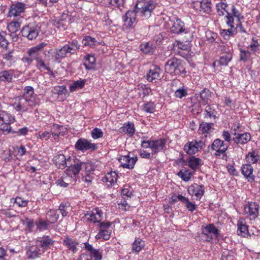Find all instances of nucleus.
Segmentation results:
<instances>
[{
    "label": "nucleus",
    "instance_id": "f257e3e1",
    "mask_svg": "<svg viewBox=\"0 0 260 260\" xmlns=\"http://www.w3.org/2000/svg\"><path fill=\"white\" fill-rule=\"evenodd\" d=\"M156 7L152 0H141L136 4L133 10L128 11L123 17L124 25L126 28L131 27L136 21L137 16H140L147 19L151 16Z\"/></svg>",
    "mask_w": 260,
    "mask_h": 260
},
{
    "label": "nucleus",
    "instance_id": "f03ea898",
    "mask_svg": "<svg viewBox=\"0 0 260 260\" xmlns=\"http://www.w3.org/2000/svg\"><path fill=\"white\" fill-rule=\"evenodd\" d=\"M184 64V61L181 59L176 57L171 58L165 64V72L174 75H184L186 72Z\"/></svg>",
    "mask_w": 260,
    "mask_h": 260
},
{
    "label": "nucleus",
    "instance_id": "7ed1b4c3",
    "mask_svg": "<svg viewBox=\"0 0 260 260\" xmlns=\"http://www.w3.org/2000/svg\"><path fill=\"white\" fill-rule=\"evenodd\" d=\"M37 104L35 98L24 99L17 97L13 107L17 111L25 112L32 109Z\"/></svg>",
    "mask_w": 260,
    "mask_h": 260
},
{
    "label": "nucleus",
    "instance_id": "20e7f679",
    "mask_svg": "<svg viewBox=\"0 0 260 260\" xmlns=\"http://www.w3.org/2000/svg\"><path fill=\"white\" fill-rule=\"evenodd\" d=\"M46 45L44 42L36 45V46L29 49V53L30 55L34 57V59L37 62V67L38 69H44L46 70L49 71L50 68L46 66L44 60L40 57L39 52L41 51L44 47Z\"/></svg>",
    "mask_w": 260,
    "mask_h": 260
},
{
    "label": "nucleus",
    "instance_id": "39448f33",
    "mask_svg": "<svg viewBox=\"0 0 260 260\" xmlns=\"http://www.w3.org/2000/svg\"><path fill=\"white\" fill-rule=\"evenodd\" d=\"M75 148L80 151L91 150L94 151L98 149V146L92 143L90 141L81 138L79 139L75 144Z\"/></svg>",
    "mask_w": 260,
    "mask_h": 260
},
{
    "label": "nucleus",
    "instance_id": "423d86ee",
    "mask_svg": "<svg viewBox=\"0 0 260 260\" xmlns=\"http://www.w3.org/2000/svg\"><path fill=\"white\" fill-rule=\"evenodd\" d=\"M229 146L225 144L223 141L217 139L212 143L211 148L213 150H216L215 156H219L221 154L225 155V153L228 150Z\"/></svg>",
    "mask_w": 260,
    "mask_h": 260
},
{
    "label": "nucleus",
    "instance_id": "0eeeda50",
    "mask_svg": "<svg viewBox=\"0 0 260 260\" xmlns=\"http://www.w3.org/2000/svg\"><path fill=\"white\" fill-rule=\"evenodd\" d=\"M102 215L103 212L99 208H95L92 211H87L85 217L88 221L96 223L101 221Z\"/></svg>",
    "mask_w": 260,
    "mask_h": 260
},
{
    "label": "nucleus",
    "instance_id": "6e6552de",
    "mask_svg": "<svg viewBox=\"0 0 260 260\" xmlns=\"http://www.w3.org/2000/svg\"><path fill=\"white\" fill-rule=\"evenodd\" d=\"M244 212L254 219L258 215L259 206L254 202L248 203L245 205Z\"/></svg>",
    "mask_w": 260,
    "mask_h": 260
},
{
    "label": "nucleus",
    "instance_id": "1a4fd4ad",
    "mask_svg": "<svg viewBox=\"0 0 260 260\" xmlns=\"http://www.w3.org/2000/svg\"><path fill=\"white\" fill-rule=\"evenodd\" d=\"M71 159V157L66 158L63 154H60L55 156L53 160L55 166L58 169H63L66 167H68V165H70Z\"/></svg>",
    "mask_w": 260,
    "mask_h": 260
},
{
    "label": "nucleus",
    "instance_id": "9d476101",
    "mask_svg": "<svg viewBox=\"0 0 260 260\" xmlns=\"http://www.w3.org/2000/svg\"><path fill=\"white\" fill-rule=\"evenodd\" d=\"M161 70L157 66H153L147 73V80L149 82H153L160 79Z\"/></svg>",
    "mask_w": 260,
    "mask_h": 260
},
{
    "label": "nucleus",
    "instance_id": "9b49d317",
    "mask_svg": "<svg viewBox=\"0 0 260 260\" xmlns=\"http://www.w3.org/2000/svg\"><path fill=\"white\" fill-rule=\"evenodd\" d=\"M137 160V157H130L128 155L121 156L119 158L121 166L129 169H133Z\"/></svg>",
    "mask_w": 260,
    "mask_h": 260
},
{
    "label": "nucleus",
    "instance_id": "f8f14e48",
    "mask_svg": "<svg viewBox=\"0 0 260 260\" xmlns=\"http://www.w3.org/2000/svg\"><path fill=\"white\" fill-rule=\"evenodd\" d=\"M251 139V135L248 133L243 134H239L235 132L233 141L236 144H245L249 142Z\"/></svg>",
    "mask_w": 260,
    "mask_h": 260
},
{
    "label": "nucleus",
    "instance_id": "ddd939ff",
    "mask_svg": "<svg viewBox=\"0 0 260 260\" xmlns=\"http://www.w3.org/2000/svg\"><path fill=\"white\" fill-rule=\"evenodd\" d=\"M23 36H26L29 40L35 39L39 34V28L37 26H31L28 25L22 29Z\"/></svg>",
    "mask_w": 260,
    "mask_h": 260
},
{
    "label": "nucleus",
    "instance_id": "4468645a",
    "mask_svg": "<svg viewBox=\"0 0 260 260\" xmlns=\"http://www.w3.org/2000/svg\"><path fill=\"white\" fill-rule=\"evenodd\" d=\"M25 5L22 3H17L12 5L8 13L9 17L17 16L24 11Z\"/></svg>",
    "mask_w": 260,
    "mask_h": 260
},
{
    "label": "nucleus",
    "instance_id": "2eb2a0df",
    "mask_svg": "<svg viewBox=\"0 0 260 260\" xmlns=\"http://www.w3.org/2000/svg\"><path fill=\"white\" fill-rule=\"evenodd\" d=\"M166 140L165 139H160L156 140L151 141V149L152 153L156 154L161 151L166 143Z\"/></svg>",
    "mask_w": 260,
    "mask_h": 260
},
{
    "label": "nucleus",
    "instance_id": "dca6fc26",
    "mask_svg": "<svg viewBox=\"0 0 260 260\" xmlns=\"http://www.w3.org/2000/svg\"><path fill=\"white\" fill-rule=\"evenodd\" d=\"M202 233L206 235L209 239L208 240H210L212 239V236L210 235L213 234L217 237L219 235V231L213 224H209L202 229Z\"/></svg>",
    "mask_w": 260,
    "mask_h": 260
},
{
    "label": "nucleus",
    "instance_id": "f3484780",
    "mask_svg": "<svg viewBox=\"0 0 260 260\" xmlns=\"http://www.w3.org/2000/svg\"><path fill=\"white\" fill-rule=\"evenodd\" d=\"M188 191L190 194H194L197 197L201 198L204 193V186L195 184L190 186Z\"/></svg>",
    "mask_w": 260,
    "mask_h": 260
},
{
    "label": "nucleus",
    "instance_id": "a211bd4d",
    "mask_svg": "<svg viewBox=\"0 0 260 260\" xmlns=\"http://www.w3.org/2000/svg\"><path fill=\"white\" fill-rule=\"evenodd\" d=\"M41 254V250L38 245L27 247L26 255L29 258L33 259L38 257Z\"/></svg>",
    "mask_w": 260,
    "mask_h": 260
},
{
    "label": "nucleus",
    "instance_id": "6ab92c4d",
    "mask_svg": "<svg viewBox=\"0 0 260 260\" xmlns=\"http://www.w3.org/2000/svg\"><path fill=\"white\" fill-rule=\"evenodd\" d=\"M135 132L134 124L132 122H128L124 123L123 126L120 127L119 132L121 134H127L129 137L132 136Z\"/></svg>",
    "mask_w": 260,
    "mask_h": 260
},
{
    "label": "nucleus",
    "instance_id": "aec40b11",
    "mask_svg": "<svg viewBox=\"0 0 260 260\" xmlns=\"http://www.w3.org/2000/svg\"><path fill=\"white\" fill-rule=\"evenodd\" d=\"M69 168L67 169L68 173L69 174H73L74 175L78 174L80 170L82 168V162L78 161L77 162L74 164L71 163L70 161V165H68Z\"/></svg>",
    "mask_w": 260,
    "mask_h": 260
},
{
    "label": "nucleus",
    "instance_id": "412c9836",
    "mask_svg": "<svg viewBox=\"0 0 260 260\" xmlns=\"http://www.w3.org/2000/svg\"><path fill=\"white\" fill-rule=\"evenodd\" d=\"M184 26V23L180 19L177 18L171 27V31L175 34H180L185 31Z\"/></svg>",
    "mask_w": 260,
    "mask_h": 260
},
{
    "label": "nucleus",
    "instance_id": "4be33fe9",
    "mask_svg": "<svg viewBox=\"0 0 260 260\" xmlns=\"http://www.w3.org/2000/svg\"><path fill=\"white\" fill-rule=\"evenodd\" d=\"M71 21V16L67 14L63 13L60 19L55 24L57 28L62 27L65 28L70 23Z\"/></svg>",
    "mask_w": 260,
    "mask_h": 260
},
{
    "label": "nucleus",
    "instance_id": "5701e85b",
    "mask_svg": "<svg viewBox=\"0 0 260 260\" xmlns=\"http://www.w3.org/2000/svg\"><path fill=\"white\" fill-rule=\"evenodd\" d=\"M196 145V141L188 142L185 145L184 150L189 155L194 154L199 151Z\"/></svg>",
    "mask_w": 260,
    "mask_h": 260
},
{
    "label": "nucleus",
    "instance_id": "b1692460",
    "mask_svg": "<svg viewBox=\"0 0 260 260\" xmlns=\"http://www.w3.org/2000/svg\"><path fill=\"white\" fill-rule=\"evenodd\" d=\"M242 173L243 175L247 178L250 180H254V178L252 176V173L253 171V167L250 164L243 165L241 168Z\"/></svg>",
    "mask_w": 260,
    "mask_h": 260
},
{
    "label": "nucleus",
    "instance_id": "393cba45",
    "mask_svg": "<svg viewBox=\"0 0 260 260\" xmlns=\"http://www.w3.org/2000/svg\"><path fill=\"white\" fill-rule=\"evenodd\" d=\"M53 244V241L49 237H43L40 241H38L37 245L41 246L43 250L49 248Z\"/></svg>",
    "mask_w": 260,
    "mask_h": 260
},
{
    "label": "nucleus",
    "instance_id": "a878e982",
    "mask_svg": "<svg viewBox=\"0 0 260 260\" xmlns=\"http://www.w3.org/2000/svg\"><path fill=\"white\" fill-rule=\"evenodd\" d=\"M12 70H5L0 72V80L3 82H11L13 76Z\"/></svg>",
    "mask_w": 260,
    "mask_h": 260
},
{
    "label": "nucleus",
    "instance_id": "bb28decb",
    "mask_svg": "<svg viewBox=\"0 0 260 260\" xmlns=\"http://www.w3.org/2000/svg\"><path fill=\"white\" fill-rule=\"evenodd\" d=\"M177 198L179 201L185 204L186 207L189 211L192 212L196 210V205L193 203L189 202L188 198L181 194H178Z\"/></svg>",
    "mask_w": 260,
    "mask_h": 260
},
{
    "label": "nucleus",
    "instance_id": "cd10ccee",
    "mask_svg": "<svg viewBox=\"0 0 260 260\" xmlns=\"http://www.w3.org/2000/svg\"><path fill=\"white\" fill-rule=\"evenodd\" d=\"M232 58V54L231 52H229L221 56L218 61H214L213 62V66H215L217 63L222 66H226L228 64L229 62L231 61Z\"/></svg>",
    "mask_w": 260,
    "mask_h": 260
},
{
    "label": "nucleus",
    "instance_id": "c85d7f7f",
    "mask_svg": "<svg viewBox=\"0 0 260 260\" xmlns=\"http://www.w3.org/2000/svg\"><path fill=\"white\" fill-rule=\"evenodd\" d=\"M20 24L18 22H12L7 26V28L9 32H11L12 34L15 35V37H13L14 41H16L18 39L17 35L15 33L20 28Z\"/></svg>",
    "mask_w": 260,
    "mask_h": 260
},
{
    "label": "nucleus",
    "instance_id": "c756f323",
    "mask_svg": "<svg viewBox=\"0 0 260 260\" xmlns=\"http://www.w3.org/2000/svg\"><path fill=\"white\" fill-rule=\"evenodd\" d=\"M225 2V0H221L220 3L216 5L217 13L219 16H223L225 13H226V14H228V13H229L226 9L228 5Z\"/></svg>",
    "mask_w": 260,
    "mask_h": 260
},
{
    "label": "nucleus",
    "instance_id": "7c9ffc66",
    "mask_svg": "<svg viewBox=\"0 0 260 260\" xmlns=\"http://www.w3.org/2000/svg\"><path fill=\"white\" fill-rule=\"evenodd\" d=\"M67 49L68 50L69 53L74 54L77 50H78L80 48V45L78 43V42L74 40L72 42L69 43L68 44L65 45Z\"/></svg>",
    "mask_w": 260,
    "mask_h": 260
},
{
    "label": "nucleus",
    "instance_id": "2f4dec72",
    "mask_svg": "<svg viewBox=\"0 0 260 260\" xmlns=\"http://www.w3.org/2000/svg\"><path fill=\"white\" fill-rule=\"evenodd\" d=\"M63 244L66 245L69 250L72 251L73 253H75L77 251V245L78 243L75 241L67 238L63 240Z\"/></svg>",
    "mask_w": 260,
    "mask_h": 260
},
{
    "label": "nucleus",
    "instance_id": "473e14b6",
    "mask_svg": "<svg viewBox=\"0 0 260 260\" xmlns=\"http://www.w3.org/2000/svg\"><path fill=\"white\" fill-rule=\"evenodd\" d=\"M57 211L54 209H50L47 213V218L48 221L51 223H55L58 219L59 215Z\"/></svg>",
    "mask_w": 260,
    "mask_h": 260
},
{
    "label": "nucleus",
    "instance_id": "72a5a7b5",
    "mask_svg": "<svg viewBox=\"0 0 260 260\" xmlns=\"http://www.w3.org/2000/svg\"><path fill=\"white\" fill-rule=\"evenodd\" d=\"M145 242L141 239H137L132 244V251L136 252H140L144 247Z\"/></svg>",
    "mask_w": 260,
    "mask_h": 260
},
{
    "label": "nucleus",
    "instance_id": "f704fd0d",
    "mask_svg": "<svg viewBox=\"0 0 260 260\" xmlns=\"http://www.w3.org/2000/svg\"><path fill=\"white\" fill-rule=\"evenodd\" d=\"M246 158L248 162L254 164L259 160L260 156L258 154L257 152L252 151L248 153L246 155Z\"/></svg>",
    "mask_w": 260,
    "mask_h": 260
},
{
    "label": "nucleus",
    "instance_id": "c9c22d12",
    "mask_svg": "<svg viewBox=\"0 0 260 260\" xmlns=\"http://www.w3.org/2000/svg\"><path fill=\"white\" fill-rule=\"evenodd\" d=\"M200 158H196L193 156L189 157L187 159L188 166L192 169H195L200 166Z\"/></svg>",
    "mask_w": 260,
    "mask_h": 260
},
{
    "label": "nucleus",
    "instance_id": "e433bc0d",
    "mask_svg": "<svg viewBox=\"0 0 260 260\" xmlns=\"http://www.w3.org/2000/svg\"><path fill=\"white\" fill-rule=\"evenodd\" d=\"M34 90L32 87L28 86H26L24 89V93L22 96H20L21 98H23L24 99H30V98H35L34 96Z\"/></svg>",
    "mask_w": 260,
    "mask_h": 260
},
{
    "label": "nucleus",
    "instance_id": "4c0bfd02",
    "mask_svg": "<svg viewBox=\"0 0 260 260\" xmlns=\"http://www.w3.org/2000/svg\"><path fill=\"white\" fill-rule=\"evenodd\" d=\"M85 80H79L75 81L72 85L70 86V89L71 91H74L76 90L77 89H81L82 88L85 83Z\"/></svg>",
    "mask_w": 260,
    "mask_h": 260
},
{
    "label": "nucleus",
    "instance_id": "58836bf2",
    "mask_svg": "<svg viewBox=\"0 0 260 260\" xmlns=\"http://www.w3.org/2000/svg\"><path fill=\"white\" fill-rule=\"evenodd\" d=\"M211 3L209 2H198L196 3L197 6H199L201 10H203L204 12H210L211 9Z\"/></svg>",
    "mask_w": 260,
    "mask_h": 260
},
{
    "label": "nucleus",
    "instance_id": "ea45409f",
    "mask_svg": "<svg viewBox=\"0 0 260 260\" xmlns=\"http://www.w3.org/2000/svg\"><path fill=\"white\" fill-rule=\"evenodd\" d=\"M69 53L66 46H63L61 49L57 51L55 55V58L56 60L64 58L66 54Z\"/></svg>",
    "mask_w": 260,
    "mask_h": 260
},
{
    "label": "nucleus",
    "instance_id": "a19ab883",
    "mask_svg": "<svg viewBox=\"0 0 260 260\" xmlns=\"http://www.w3.org/2000/svg\"><path fill=\"white\" fill-rule=\"evenodd\" d=\"M97 42L95 38L87 36L82 40V43L85 46L92 47Z\"/></svg>",
    "mask_w": 260,
    "mask_h": 260
},
{
    "label": "nucleus",
    "instance_id": "79ce46f5",
    "mask_svg": "<svg viewBox=\"0 0 260 260\" xmlns=\"http://www.w3.org/2000/svg\"><path fill=\"white\" fill-rule=\"evenodd\" d=\"M234 18L232 15L230 13H228V14L225 16V22L228 26H230L232 29H235V25L237 23V21H234Z\"/></svg>",
    "mask_w": 260,
    "mask_h": 260
},
{
    "label": "nucleus",
    "instance_id": "37998d69",
    "mask_svg": "<svg viewBox=\"0 0 260 260\" xmlns=\"http://www.w3.org/2000/svg\"><path fill=\"white\" fill-rule=\"evenodd\" d=\"M191 174L189 170H181L178 173V176L185 181H188L191 178Z\"/></svg>",
    "mask_w": 260,
    "mask_h": 260
},
{
    "label": "nucleus",
    "instance_id": "c03bdc74",
    "mask_svg": "<svg viewBox=\"0 0 260 260\" xmlns=\"http://www.w3.org/2000/svg\"><path fill=\"white\" fill-rule=\"evenodd\" d=\"M97 239L108 240L110 238L109 232L107 230L100 229L99 233L95 236Z\"/></svg>",
    "mask_w": 260,
    "mask_h": 260
},
{
    "label": "nucleus",
    "instance_id": "a18cd8bd",
    "mask_svg": "<svg viewBox=\"0 0 260 260\" xmlns=\"http://www.w3.org/2000/svg\"><path fill=\"white\" fill-rule=\"evenodd\" d=\"M212 125V123H206L202 122L200 125L199 131L203 134L205 133H209Z\"/></svg>",
    "mask_w": 260,
    "mask_h": 260
},
{
    "label": "nucleus",
    "instance_id": "49530a36",
    "mask_svg": "<svg viewBox=\"0 0 260 260\" xmlns=\"http://www.w3.org/2000/svg\"><path fill=\"white\" fill-rule=\"evenodd\" d=\"M205 112L206 113L205 118L209 117L210 118L213 117L214 119H215L216 111L213 107L209 105L207 106L205 108Z\"/></svg>",
    "mask_w": 260,
    "mask_h": 260
},
{
    "label": "nucleus",
    "instance_id": "de8ad7c7",
    "mask_svg": "<svg viewBox=\"0 0 260 260\" xmlns=\"http://www.w3.org/2000/svg\"><path fill=\"white\" fill-rule=\"evenodd\" d=\"M235 17L236 21H240L241 19H243V17L241 15L239 11L236 8L234 5L232 6V13L231 14Z\"/></svg>",
    "mask_w": 260,
    "mask_h": 260
},
{
    "label": "nucleus",
    "instance_id": "09e8293b",
    "mask_svg": "<svg viewBox=\"0 0 260 260\" xmlns=\"http://www.w3.org/2000/svg\"><path fill=\"white\" fill-rule=\"evenodd\" d=\"M63 128V126L57 124L53 125L51 129L52 135L53 137H58L61 134V129ZM54 139H56L54 137Z\"/></svg>",
    "mask_w": 260,
    "mask_h": 260
},
{
    "label": "nucleus",
    "instance_id": "8fccbe9b",
    "mask_svg": "<svg viewBox=\"0 0 260 260\" xmlns=\"http://www.w3.org/2000/svg\"><path fill=\"white\" fill-rule=\"evenodd\" d=\"M140 49L144 53L147 54L152 52L153 48L149 43L146 42L140 45Z\"/></svg>",
    "mask_w": 260,
    "mask_h": 260
},
{
    "label": "nucleus",
    "instance_id": "3c124183",
    "mask_svg": "<svg viewBox=\"0 0 260 260\" xmlns=\"http://www.w3.org/2000/svg\"><path fill=\"white\" fill-rule=\"evenodd\" d=\"M248 232V226L247 225L243 224H238L237 233L239 235H241L243 237H245Z\"/></svg>",
    "mask_w": 260,
    "mask_h": 260
},
{
    "label": "nucleus",
    "instance_id": "603ef678",
    "mask_svg": "<svg viewBox=\"0 0 260 260\" xmlns=\"http://www.w3.org/2000/svg\"><path fill=\"white\" fill-rule=\"evenodd\" d=\"M11 124H5L2 122L0 126V129L3 132L4 135L8 134L10 133H13V129L10 126Z\"/></svg>",
    "mask_w": 260,
    "mask_h": 260
},
{
    "label": "nucleus",
    "instance_id": "864d4df0",
    "mask_svg": "<svg viewBox=\"0 0 260 260\" xmlns=\"http://www.w3.org/2000/svg\"><path fill=\"white\" fill-rule=\"evenodd\" d=\"M211 95V92L209 90L204 88L200 93V97L202 100L206 103L208 100Z\"/></svg>",
    "mask_w": 260,
    "mask_h": 260
},
{
    "label": "nucleus",
    "instance_id": "5fc2aeb1",
    "mask_svg": "<svg viewBox=\"0 0 260 260\" xmlns=\"http://www.w3.org/2000/svg\"><path fill=\"white\" fill-rule=\"evenodd\" d=\"M91 136L94 139H97L103 136V133L101 129L95 128L91 132Z\"/></svg>",
    "mask_w": 260,
    "mask_h": 260
},
{
    "label": "nucleus",
    "instance_id": "6e6d98bb",
    "mask_svg": "<svg viewBox=\"0 0 260 260\" xmlns=\"http://www.w3.org/2000/svg\"><path fill=\"white\" fill-rule=\"evenodd\" d=\"M187 94V92L186 90L184 89L183 88L179 87L175 91V95L177 98H179L180 99H181L183 97L186 96Z\"/></svg>",
    "mask_w": 260,
    "mask_h": 260
},
{
    "label": "nucleus",
    "instance_id": "4d7b16f0",
    "mask_svg": "<svg viewBox=\"0 0 260 260\" xmlns=\"http://www.w3.org/2000/svg\"><path fill=\"white\" fill-rule=\"evenodd\" d=\"M251 53L249 51L241 49L240 50V60L246 61L250 59Z\"/></svg>",
    "mask_w": 260,
    "mask_h": 260
},
{
    "label": "nucleus",
    "instance_id": "13d9d810",
    "mask_svg": "<svg viewBox=\"0 0 260 260\" xmlns=\"http://www.w3.org/2000/svg\"><path fill=\"white\" fill-rule=\"evenodd\" d=\"M155 105L153 103L149 102L144 105V110L149 113H152L154 111Z\"/></svg>",
    "mask_w": 260,
    "mask_h": 260
},
{
    "label": "nucleus",
    "instance_id": "bf43d9fd",
    "mask_svg": "<svg viewBox=\"0 0 260 260\" xmlns=\"http://www.w3.org/2000/svg\"><path fill=\"white\" fill-rule=\"evenodd\" d=\"M15 203L19 207H26L27 205L28 202L26 200H23L20 197H17L15 199Z\"/></svg>",
    "mask_w": 260,
    "mask_h": 260
},
{
    "label": "nucleus",
    "instance_id": "052dcab7",
    "mask_svg": "<svg viewBox=\"0 0 260 260\" xmlns=\"http://www.w3.org/2000/svg\"><path fill=\"white\" fill-rule=\"evenodd\" d=\"M237 23H236V27L235 28V30L236 31L237 30L241 33L247 34V31L242 24L241 21H237Z\"/></svg>",
    "mask_w": 260,
    "mask_h": 260
},
{
    "label": "nucleus",
    "instance_id": "680f3d73",
    "mask_svg": "<svg viewBox=\"0 0 260 260\" xmlns=\"http://www.w3.org/2000/svg\"><path fill=\"white\" fill-rule=\"evenodd\" d=\"M29 49L27 51L28 56H24L22 58V60L24 63H26L27 65H29L34 60V57L30 55L29 53Z\"/></svg>",
    "mask_w": 260,
    "mask_h": 260
},
{
    "label": "nucleus",
    "instance_id": "e2e57ef3",
    "mask_svg": "<svg viewBox=\"0 0 260 260\" xmlns=\"http://www.w3.org/2000/svg\"><path fill=\"white\" fill-rule=\"evenodd\" d=\"M28 131V128L26 127H24L18 129L17 131L13 130V133H16L18 136H25Z\"/></svg>",
    "mask_w": 260,
    "mask_h": 260
},
{
    "label": "nucleus",
    "instance_id": "0e129e2a",
    "mask_svg": "<svg viewBox=\"0 0 260 260\" xmlns=\"http://www.w3.org/2000/svg\"><path fill=\"white\" fill-rule=\"evenodd\" d=\"M125 2V0H110L109 3L113 6L120 7L122 6Z\"/></svg>",
    "mask_w": 260,
    "mask_h": 260
},
{
    "label": "nucleus",
    "instance_id": "69168bd1",
    "mask_svg": "<svg viewBox=\"0 0 260 260\" xmlns=\"http://www.w3.org/2000/svg\"><path fill=\"white\" fill-rule=\"evenodd\" d=\"M217 34L211 31L206 32V37L207 40L210 42H213L217 38Z\"/></svg>",
    "mask_w": 260,
    "mask_h": 260
},
{
    "label": "nucleus",
    "instance_id": "338daca9",
    "mask_svg": "<svg viewBox=\"0 0 260 260\" xmlns=\"http://www.w3.org/2000/svg\"><path fill=\"white\" fill-rule=\"evenodd\" d=\"M59 211L61 214L62 217H65L67 215L68 211L67 210V207H66L63 204H61L59 207Z\"/></svg>",
    "mask_w": 260,
    "mask_h": 260
},
{
    "label": "nucleus",
    "instance_id": "774afa93",
    "mask_svg": "<svg viewBox=\"0 0 260 260\" xmlns=\"http://www.w3.org/2000/svg\"><path fill=\"white\" fill-rule=\"evenodd\" d=\"M82 167L84 168L85 171L87 173L94 170L93 166L90 162H82Z\"/></svg>",
    "mask_w": 260,
    "mask_h": 260
}]
</instances>
